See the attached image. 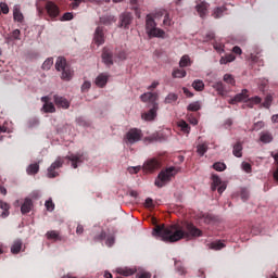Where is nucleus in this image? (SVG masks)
I'll return each instance as SVG.
<instances>
[{
    "mask_svg": "<svg viewBox=\"0 0 278 278\" xmlns=\"http://www.w3.org/2000/svg\"><path fill=\"white\" fill-rule=\"evenodd\" d=\"M0 210H4L5 212L10 211V204L0 200Z\"/></svg>",
    "mask_w": 278,
    "mask_h": 278,
    "instance_id": "6e6d98bb",
    "label": "nucleus"
},
{
    "mask_svg": "<svg viewBox=\"0 0 278 278\" xmlns=\"http://www.w3.org/2000/svg\"><path fill=\"white\" fill-rule=\"evenodd\" d=\"M178 127L180 128V130L182 131V134H190V125H188V123H186V121L181 119L178 122Z\"/></svg>",
    "mask_w": 278,
    "mask_h": 278,
    "instance_id": "473e14b6",
    "label": "nucleus"
},
{
    "mask_svg": "<svg viewBox=\"0 0 278 278\" xmlns=\"http://www.w3.org/2000/svg\"><path fill=\"white\" fill-rule=\"evenodd\" d=\"M224 81L226 84H229V86H236V78H233V75L231 74H225Z\"/></svg>",
    "mask_w": 278,
    "mask_h": 278,
    "instance_id": "58836bf2",
    "label": "nucleus"
},
{
    "mask_svg": "<svg viewBox=\"0 0 278 278\" xmlns=\"http://www.w3.org/2000/svg\"><path fill=\"white\" fill-rule=\"evenodd\" d=\"M65 160L72 162V167L77 168L78 164H84V162L88 161V153L86 152H77L71 153L65 156Z\"/></svg>",
    "mask_w": 278,
    "mask_h": 278,
    "instance_id": "423d86ee",
    "label": "nucleus"
},
{
    "mask_svg": "<svg viewBox=\"0 0 278 278\" xmlns=\"http://www.w3.org/2000/svg\"><path fill=\"white\" fill-rule=\"evenodd\" d=\"M192 88H194L197 92H203V90H205V83H203L201 79H195L192 83Z\"/></svg>",
    "mask_w": 278,
    "mask_h": 278,
    "instance_id": "bb28decb",
    "label": "nucleus"
},
{
    "mask_svg": "<svg viewBox=\"0 0 278 278\" xmlns=\"http://www.w3.org/2000/svg\"><path fill=\"white\" fill-rule=\"evenodd\" d=\"M242 168L245 173H251V165L249 163H243Z\"/></svg>",
    "mask_w": 278,
    "mask_h": 278,
    "instance_id": "0e129e2a",
    "label": "nucleus"
},
{
    "mask_svg": "<svg viewBox=\"0 0 278 278\" xmlns=\"http://www.w3.org/2000/svg\"><path fill=\"white\" fill-rule=\"evenodd\" d=\"M41 101L43 103L42 112L46 114H53L55 112V105L53 103L49 102V97H42Z\"/></svg>",
    "mask_w": 278,
    "mask_h": 278,
    "instance_id": "2eb2a0df",
    "label": "nucleus"
},
{
    "mask_svg": "<svg viewBox=\"0 0 278 278\" xmlns=\"http://www.w3.org/2000/svg\"><path fill=\"white\" fill-rule=\"evenodd\" d=\"M249 99V90L242 89L240 93H237L233 99L229 101L231 105H236V103H240L241 101H247Z\"/></svg>",
    "mask_w": 278,
    "mask_h": 278,
    "instance_id": "4468645a",
    "label": "nucleus"
},
{
    "mask_svg": "<svg viewBox=\"0 0 278 278\" xmlns=\"http://www.w3.org/2000/svg\"><path fill=\"white\" fill-rule=\"evenodd\" d=\"M163 25L165 27H170V25H173V20H170V15L168 13L164 16Z\"/></svg>",
    "mask_w": 278,
    "mask_h": 278,
    "instance_id": "09e8293b",
    "label": "nucleus"
},
{
    "mask_svg": "<svg viewBox=\"0 0 278 278\" xmlns=\"http://www.w3.org/2000/svg\"><path fill=\"white\" fill-rule=\"evenodd\" d=\"M105 244H106V247H112L114 244V236H109L106 238Z\"/></svg>",
    "mask_w": 278,
    "mask_h": 278,
    "instance_id": "052dcab7",
    "label": "nucleus"
},
{
    "mask_svg": "<svg viewBox=\"0 0 278 278\" xmlns=\"http://www.w3.org/2000/svg\"><path fill=\"white\" fill-rule=\"evenodd\" d=\"M105 238H106L105 231H101L98 237H94V241L99 242L101 240H105Z\"/></svg>",
    "mask_w": 278,
    "mask_h": 278,
    "instance_id": "4d7b16f0",
    "label": "nucleus"
},
{
    "mask_svg": "<svg viewBox=\"0 0 278 278\" xmlns=\"http://www.w3.org/2000/svg\"><path fill=\"white\" fill-rule=\"evenodd\" d=\"M260 140L264 144H269V142H273V134H270V131H262L260 135Z\"/></svg>",
    "mask_w": 278,
    "mask_h": 278,
    "instance_id": "5701e85b",
    "label": "nucleus"
},
{
    "mask_svg": "<svg viewBox=\"0 0 278 278\" xmlns=\"http://www.w3.org/2000/svg\"><path fill=\"white\" fill-rule=\"evenodd\" d=\"M212 88H214V90H216L217 94H219L220 97H225V94L227 93V90L225 89V84H223V81H217L213 84Z\"/></svg>",
    "mask_w": 278,
    "mask_h": 278,
    "instance_id": "4be33fe9",
    "label": "nucleus"
},
{
    "mask_svg": "<svg viewBox=\"0 0 278 278\" xmlns=\"http://www.w3.org/2000/svg\"><path fill=\"white\" fill-rule=\"evenodd\" d=\"M51 66H53V58H48V59L43 62L41 68H42L43 71H50V70H51Z\"/></svg>",
    "mask_w": 278,
    "mask_h": 278,
    "instance_id": "a19ab883",
    "label": "nucleus"
},
{
    "mask_svg": "<svg viewBox=\"0 0 278 278\" xmlns=\"http://www.w3.org/2000/svg\"><path fill=\"white\" fill-rule=\"evenodd\" d=\"M157 86H160L159 81H153L151 84V86L148 87V90H155V88H157Z\"/></svg>",
    "mask_w": 278,
    "mask_h": 278,
    "instance_id": "69168bd1",
    "label": "nucleus"
},
{
    "mask_svg": "<svg viewBox=\"0 0 278 278\" xmlns=\"http://www.w3.org/2000/svg\"><path fill=\"white\" fill-rule=\"evenodd\" d=\"M100 23L102 25H112V23H116V17L112 16V15H105L100 17Z\"/></svg>",
    "mask_w": 278,
    "mask_h": 278,
    "instance_id": "c85d7f7f",
    "label": "nucleus"
},
{
    "mask_svg": "<svg viewBox=\"0 0 278 278\" xmlns=\"http://www.w3.org/2000/svg\"><path fill=\"white\" fill-rule=\"evenodd\" d=\"M175 175H177V168H175L174 166L167 167L160 172L157 178L155 179L154 185L157 188H164V186H166L168 181H170V179L175 177Z\"/></svg>",
    "mask_w": 278,
    "mask_h": 278,
    "instance_id": "20e7f679",
    "label": "nucleus"
},
{
    "mask_svg": "<svg viewBox=\"0 0 278 278\" xmlns=\"http://www.w3.org/2000/svg\"><path fill=\"white\" fill-rule=\"evenodd\" d=\"M109 79H110V75L102 73L97 76L94 84L96 86H98V88H105Z\"/></svg>",
    "mask_w": 278,
    "mask_h": 278,
    "instance_id": "dca6fc26",
    "label": "nucleus"
},
{
    "mask_svg": "<svg viewBox=\"0 0 278 278\" xmlns=\"http://www.w3.org/2000/svg\"><path fill=\"white\" fill-rule=\"evenodd\" d=\"M45 206L48 212H53V210H55V204L53 203V200H51V199L46 201Z\"/></svg>",
    "mask_w": 278,
    "mask_h": 278,
    "instance_id": "49530a36",
    "label": "nucleus"
},
{
    "mask_svg": "<svg viewBox=\"0 0 278 278\" xmlns=\"http://www.w3.org/2000/svg\"><path fill=\"white\" fill-rule=\"evenodd\" d=\"M39 170H40V165L38 163H33L27 167L26 173L27 175H37Z\"/></svg>",
    "mask_w": 278,
    "mask_h": 278,
    "instance_id": "cd10ccee",
    "label": "nucleus"
},
{
    "mask_svg": "<svg viewBox=\"0 0 278 278\" xmlns=\"http://www.w3.org/2000/svg\"><path fill=\"white\" fill-rule=\"evenodd\" d=\"M92 88V83L86 80L83 85H81V92H88V90Z\"/></svg>",
    "mask_w": 278,
    "mask_h": 278,
    "instance_id": "3c124183",
    "label": "nucleus"
},
{
    "mask_svg": "<svg viewBox=\"0 0 278 278\" xmlns=\"http://www.w3.org/2000/svg\"><path fill=\"white\" fill-rule=\"evenodd\" d=\"M186 229L187 230H184V227L179 224L170 226L156 225L153 229V236H157L163 242H179V240H184V238H201V236H203V231L193 224H187Z\"/></svg>",
    "mask_w": 278,
    "mask_h": 278,
    "instance_id": "f257e3e1",
    "label": "nucleus"
},
{
    "mask_svg": "<svg viewBox=\"0 0 278 278\" xmlns=\"http://www.w3.org/2000/svg\"><path fill=\"white\" fill-rule=\"evenodd\" d=\"M102 61L106 66H112L114 64V53L109 48H103Z\"/></svg>",
    "mask_w": 278,
    "mask_h": 278,
    "instance_id": "ddd939ff",
    "label": "nucleus"
},
{
    "mask_svg": "<svg viewBox=\"0 0 278 278\" xmlns=\"http://www.w3.org/2000/svg\"><path fill=\"white\" fill-rule=\"evenodd\" d=\"M260 103H262V98H260V97H252V98H250V99H248L247 101H245V105L248 106V108H253V106H255V105H260Z\"/></svg>",
    "mask_w": 278,
    "mask_h": 278,
    "instance_id": "393cba45",
    "label": "nucleus"
},
{
    "mask_svg": "<svg viewBox=\"0 0 278 278\" xmlns=\"http://www.w3.org/2000/svg\"><path fill=\"white\" fill-rule=\"evenodd\" d=\"M189 112H199L201 110V104L199 102H192L187 106Z\"/></svg>",
    "mask_w": 278,
    "mask_h": 278,
    "instance_id": "79ce46f5",
    "label": "nucleus"
},
{
    "mask_svg": "<svg viewBox=\"0 0 278 278\" xmlns=\"http://www.w3.org/2000/svg\"><path fill=\"white\" fill-rule=\"evenodd\" d=\"M232 155L235 157H242V143L237 142L232 148Z\"/></svg>",
    "mask_w": 278,
    "mask_h": 278,
    "instance_id": "7c9ffc66",
    "label": "nucleus"
},
{
    "mask_svg": "<svg viewBox=\"0 0 278 278\" xmlns=\"http://www.w3.org/2000/svg\"><path fill=\"white\" fill-rule=\"evenodd\" d=\"M232 53H236V55H242V49L238 46H235L232 48Z\"/></svg>",
    "mask_w": 278,
    "mask_h": 278,
    "instance_id": "680f3d73",
    "label": "nucleus"
},
{
    "mask_svg": "<svg viewBox=\"0 0 278 278\" xmlns=\"http://www.w3.org/2000/svg\"><path fill=\"white\" fill-rule=\"evenodd\" d=\"M270 105H273V94H267L264 102L261 104V108H265V110H270Z\"/></svg>",
    "mask_w": 278,
    "mask_h": 278,
    "instance_id": "f704fd0d",
    "label": "nucleus"
},
{
    "mask_svg": "<svg viewBox=\"0 0 278 278\" xmlns=\"http://www.w3.org/2000/svg\"><path fill=\"white\" fill-rule=\"evenodd\" d=\"M93 42L101 47L105 43V33L103 31V26H98L94 30Z\"/></svg>",
    "mask_w": 278,
    "mask_h": 278,
    "instance_id": "f8f14e48",
    "label": "nucleus"
},
{
    "mask_svg": "<svg viewBox=\"0 0 278 278\" xmlns=\"http://www.w3.org/2000/svg\"><path fill=\"white\" fill-rule=\"evenodd\" d=\"M195 10L200 16V18H205V16H207L208 14V10H210V3H207L206 1H197L195 4Z\"/></svg>",
    "mask_w": 278,
    "mask_h": 278,
    "instance_id": "9b49d317",
    "label": "nucleus"
},
{
    "mask_svg": "<svg viewBox=\"0 0 278 278\" xmlns=\"http://www.w3.org/2000/svg\"><path fill=\"white\" fill-rule=\"evenodd\" d=\"M182 92L184 94H186V97L192 98L194 97V93H192L188 88L184 87L182 88Z\"/></svg>",
    "mask_w": 278,
    "mask_h": 278,
    "instance_id": "e2e57ef3",
    "label": "nucleus"
},
{
    "mask_svg": "<svg viewBox=\"0 0 278 278\" xmlns=\"http://www.w3.org/2000/svg\"><path fill=\"white\" fill-rule=\"evenodd\" d=\"M117 273L119 275H123L124 277H131V275H134L136 270L131 268H118Z\"/></svg>",
    "mask_w": 278,
    "mask_h": 278,
    "instance_id": "c9c22d12",
    "label": "nucleus"
},
{
    "mask_svg": "<svg viewBox=\"0 0 278 278\" xmlns=\"http://www.w3.org/2000/svg\"><path fill=\"white\" fill-rule=\"evenodd\" d=\"M76 233L78 236H81V233H84V226L83 225H78L76 228Z\"/></svg>",
    "mask_w": 278,
    "mask_h": 278,
    "instance_id": "338daca9",
    "label": "nucleus"
},
{
    "mask_svg": "<svg viewBox=\"0 0 278 278\" xmlns=\"http://www.w3.org/2000/svg\"><path fill=\"white\" fill-rule=\"evenodd\" d=\"M197 153H199L201 155V157H203V155H205V153H207V146L206 143H201L197 147Z\"/></svg>",
    "mask_w": 278,
    "mask_h": 278,
    "instance_id": "ea45409f",
    "label": "nucleus"
},
{
    "mask_svg": "<svg viewBox=\"0 0 278 278\" xmlns=\"http://www.w3.org/2000/svg\"><path fill=\"white\" fill-rule=\"evenodd\" d=\"M31 207H34V202L31 199L26 198L21 206L22 214H29V212H31Z\"/></svg>",
    "mask_w": 278,
    "mask_h": 278,
    "instance_id": "aec40b11",
    "label": "nucleus"
},
{
    "mask_svg": "<svg viewBox=\"0 0 278 278\" xmlns=\"http://www.w3.org/2000/svg\"><path fill=\"white\" fill-rule=\"evenodd\" d=\"M139 278H151V273H142Z\"/></svg>",
    "mask_w": 278,
    "mask_h": 278,
    "instance_id": "774afa93",
    "label": "nucleus"
},
{
    "mask_svg": "<svg viewBox=\"0 0 278 278\" xmlns=\"http://www.w3.org/2000/svg\"><path fill=\"white\" fill-rule=\"evenodd\" d=\"M188 66H192V60H190V55L185 54L181 56V59L179 61V67L186 68Z\"/></svg>",
    "mask_w": 278,
    "mask_h": 278,
    "instance_id": "b1692460",
    "label": "nucleus"
},
{
    "mask_svg": "<svg viewBox=\"0 0 278 278\" xmlns=\"http://www.w3.org/2000/svg\"><path fill=\"white\" fill-rule=\"evenodd\" d=\"M186 75H187L186 70H179V68L174 70L172 73V77H174V79H184Z\"/></svg>",
    "mask_w": 278,
    "mask_h": 278,
    "instance_id": "c756f323",
    "label": "nucleus"
},
{
    "mask_svg": "<svg viewBox=\"0 0 278 278\" xmlns=\"http://www.w3.org/2000/svg\"><path fill=\"white\" fill-rule=\"evenodd\" d=\"M146 207H155V204H153V199L148 198L144 202Z\"/></svg>",
    "mask_w": 278,
    "mask_h": 278,
    "instance_id": "13d9d810",
    "label": "nucleus"
},
{
    "mask_svg": "<svg viewBox=\"0 0 278 278\" xmlns=\"http://www.w3.org/2000/svg\"><path fill=\"white\" fill-rule=\"evenodd\" d=\"M214 170H217L218 173H223V170L227 169V165L225 163L217 162L213 164Z\"/></svg>",
    "mask_w": 278,
    "mask_h": 278,
    "instance_id": "37998d69",
    "label": "nucleus"
},
{
    "mask_svg": "<svg viewBox=\"0 0 278 278\" xmlns=\"http://www.w3.org/2000/svg\"><path fill=\"white\" fill-rule=\"evenodd\" d=\"M54 103L58 108H63L64 110H68L71 108V102L64 97L54 96Z\"/></svg>",
    "mask_w": 278,
    "mask_h": 278,
    "instance_id": "f3484780",
    "label": "nucleus"
},
{
    "mask_svg": "<svg viewBox=\"0 0 278 278\" xmlns=\"http://www.w3.org/2000/svg\"><path fill=\"white\" fill-rule=\"evenodd\" d=\"M177 99L179 98L176 93H168L167 97L165 98V103H175Z\"/></svg>",
    "mask_w": 278,
    "mask_h": 278,
    "instance_id": "c03bdc74",
    "label": "nucleus"
},
{
    "mask_svg": "<svg viewBox=\"0 0 278 278\" xmlns=\"http://www.w3.org/2000/svg\"><path fill=\"white\" fill-rule=\"evenodd\" d=\"M12 38L14 40H21V30L20 29H15L12 31Z\"/></svg>",
    "mask_w": 278,
    "mask_h": 278,
    "instance_id": "5fc2aeb1",
    "label": "nucleus"
},
{
    "mask_svg": "<svg viewBox=\"0 0 278 278\" xmlns=\"http://www.w3.org/2000/svg\"><path fill=\"white\" fill-rule=\"evenodd\" d=\"M119 18H121V26L125 27V29H127V27H129V25H131V21H134L131 13H124L121 15Z\"/></svg>",
    "mask_w": 278,
    "mask_h": 278,
    "instance_id": "a211bd4d",
    "label": "nucleus"
},
{
    "mask_svg": "<svg viewBox=\"0 0 278 278\" xmlns=\"http://www.w3.org/2000/svg\"><path fill=\"white\" fill-rule=\"evenodd\" d=\"M271 157H274L276 164L278 165V152H271L270 153ZM274 180L276 181V184L278 185V167L275 169L274 174H273Z\"/></svg>",
    "mask_w": 278,
    "mask_h": 278,
    "instance_id": "4c0bfd02",
    "label": "nucleus"
},
{
    "mask_svg": "<svg viewBox=\"0 0 278 278\" xmlns=\"http://www.w3.org/2000/svg\"><path fill=\"white\" fill-rule=\"evenodd\" d=\"M215 51H217L218 53H223V51H225V45L219 43V42H215L213 45Z\"/></svg>",
    "mask_w": 278,
    "mask_h": 278,
    "instance_id": "603ef678",
    "label": "nucleus"
},
{
    "mask_svg": "<svg viewBox=\"0 0 278 278\" xmlns=\"http://www.w3.org/2000/svg\"><path fill=\"white\" fill-rule=\"evenodd\" d=\"M236 60V55L233 53L226 54L225 56H222L219 60L220 64H229V62H233Z\"/></svg>",
    "mask_w": 278,
    "mask_h": 278,
    "instance_id": "72a5a7b5",
    "label": "nucleus"
},
{
    "mask_svg": "<svg viewBox=\"0 0 278 278\" xmlns=\"http://www.w3.org/2000/svg\"><path fill=\"white\" fill-rule=\"evenodd\" d=\"M10 14V7H8V3L1 2L0 3V14Z\"/></svg>",
    "mask_w": 278,
    "mask_h": 278,
    "instance_id": "a18cd8bd",
    "label": "nucleus"
},
{
    "mask_svg": "<svg viewBox=\"0 0 278 278\" xmlns=\"http://www.w3.org/2000/svg\"><path fill=\"white\" fill-rule=\"evenodd\" d=\"M62 166H64V161L62 160V157H58L55 160V162H53L50 167L48 168V177L49 179H55V177H58V175H60L58 172V168H62Z\"/></svg>",
    "mask_w": 278,
    "mask_h": 278,
    "instance_id": "6e6552de",
    "label": "nucleus"
},
{
    "mask_svg": "<svg viewBox=\"0 0 278 278\" xmlns=\"http://www.w3.org/2000/svg\"><path fill=\"white\" fill-rule=\"evenodd\" d=\"M13 21L16 23H23L25 21V16L23 15V12H21L20 5L13 8Z\"/></svg>",
    "mask_w": 278,
    "mask_h": 278,
    "instance_id": "6ab92c4d",
    "label": "nucleus"
},
{
    "mask_svg": "<svg viewBox=\"0 0 278 278\" xmlns=\"http://www.w3.org/2000/svg\"><path fill=\"white\" fill-rule=\"evenodd\" d=\"M159 168H162V163L157 159H150L143 164L144 173H153Z\"/></svg>",
    "mask_w": 278,
    "mask_h": 278,
    "instance_id": "9d476101",
    "label": "nucleus"
},
{
    "mask_svg": "<svg viewBox=\"0 0 278 278\" xmlns=\"http://www.w3.org/2000/svg\"><path fill=\"white\" fill-rule=\"evenodd\" d=\"M21 249H23V241L16 240V241H14L13 245L11 247V253L16 255V254L21 253Z\"/></svg>",
    "mask_w": 278,
    "mask_h": 278,
    "instance_id": "a878e982",
    "label": "nucleus"
},
{
    "mask_svg": "<svg viewBox=\"0 0 278 278\" xmlns=\"http://www.w3.org/2000/svg\"><path fill=\"white\" fill-rule=\"evenodd\" d=\"M146 34L149 38H164L166 36L164 29L157 28V23H155L151 14H148L146 17Z\"/></svg>",
    "mask_w": 278,
    "mask_h": 278,
    "instance_id": "7ed1b4c3",
    "label": "nucleus"
},
{
    "mask_svg": "<svg viewBox=\"0 0 278 278\" xmlns=\"http://www.w3.org/2000/svg\"><path fill=\"white\" fill-rule=\"evenodd\" d=\"M224 190H227V185H225V182L217 187L218 194H223Z\"/></svg>",
    "mask_w": 278,
    "mask_h": 278,
    "instance_id": "bf43d9fd",
    "label": "nucleus"
},
{
    "mask_svg": "<svg viewBox=\"0 0 278 278\" xmlns=\"http://www.w3.org/2000/svg\"><path fill=\"white\" fill-rule=\"evenodd\" d=\"M60 21H73V13L66 12L63 14V16L60 18Z\"/></svg>",
    "mask_w": 278,
    "mask_h": 278,
    "instance_id": "864d4df0",
    "label": "nucleus"
},
{
    "mask_svg": "<svg viewBox=\"0 0 278 278\" xmlns=\"http://www.w3.org/2000/svg\"><path fill=\"white\" fill-rule=\"evenodd\" d=\"M140 99L143 103H150L151 108L148 112L141 115L143 121H155L157 116V110H160V104L157 103L159 96L155 92H146L140 96Z\"/></svg>",
    "mask_w": 278,
    "mask_h": 278,
    "instance_id": "f03ea898",
    "label": "nucleus"
},
{
    "mask_svg": "<svg viewBox=\"0 0 278 278\" xmlns=\"http://www.w3.org/2000/svg\"><path fill=\"white\" fill-rule=\"evenodd\" d=\"M264 127H265V124H264V122H257V123H255L254 125H253V127H252V131H260V129H264Z\"/></svg>",
    "mask_w": 278,
    "mask_h": 278,
    "instance_id": "8fccbe9b",
    "label": "nucleus"
},
{
    "mask_svg": "<svg viewBox=\"0 0 278 278\" xmlns=\"http://www.w3.org/2000/svg\"><path fill=\"white\" fill-rule=\"evenodd\" d=\"M140 140H142V130L138 128H132L126 134V142L128 144H136V142H140Z\"/></svg>",
    "mask_w": 278,
    "mask_h": 278,
    "instance_id": "0eeeda50",
    "label": "nucleus"
},
{
    "mask_svg": "<svg viewBox=\"0 0 278 278\" xmlns=\"http://www.w3.org/2000/svg\"><path fill=\"white\" fill-rule=\"evenodd\" d=\"M212 181H213V185H212L213 192L216 191L218 186L223 185V180H220V177H218V175H215V174L212 175Z\"/></svg>",
    "mask_w": 278,
    "mask_h": 278,
    "instance_id": "2f4dec72",
    "label": "nucleus"
},
{
    "mask_svg": "<svg viewBox=\"0 0 278 278\" xmlns=\"http://www.w3.org/2000/svg\"><path fill=\"white\" fill-rule=\"evenodd\" d=\"M47 14L52 21L60 16V7L52 1H48L45 5Z\"/></svg>",
    "mask_w": 278,
    "mask_h": 278,
    "instance_id": "1a4fd4ad",
    "label": "nucleus"
},
{
    "mask_svg": "<svg viewBox=\"0 0 278 278\" xmlns=\"http://www.w3.org/2000/svg\"><path fill=\"white\" fill-rule=\"evenodd\" d=\"M46 238L48 240H54V242H62V236H60V231L58 230H50L46 233Z\"/></svg>",
    "mask_w": 278,
    "mask_h": 278,
    "instance_id": "412c9836",
    "label": "nucleus"
},
{
    "mask_svg": "<svg viewBox=\"0 0 278 278\" xmlns=\"http://www.w3.org/2000/svg\"><path fill=\"white\" fill-rule=\"evenodd\" d=\"M210 249L213 251H220L222 249H225V243L223 241H215L210 244Z\"/></svg>",
    "mask_w": 278,
    "mask_h": 278,
    "instance_id": "e433bc0d",
    "label": "nucleus"
},
{
    "mask_svg": "<svg viewBox=\"0 0 278 278\" xmlns=\"http://www.w3.org/2000/svg\"><path fill=\"white\" fill-rule=\"evenodd\" d=\"M223 12H225L224 8H216L213 13L214 18H220L223 16Z\"/></svg>",
    "mask_w": 278,
    "mask_h": 278,
    "instance_id": "de8ad7c7",
    "label": "nucleus"
},
{
    "mask_svg": "<svg viewBox=\"0 0 278 278\" xmlns=\"http://www.w3.org/2000/svg\"><path fill=\"white\" fill-rule=\"evenodd\" d=\"M55 68L56 71H62L61 79L64 81H71V79H73V70H71L64 56L56 59Z\"/></svg>",
    "mask_w": 278,
    "mask_h": 278,
    "instance_id": "39448f33",
    "label": "nucleus"
}]
</instances>
